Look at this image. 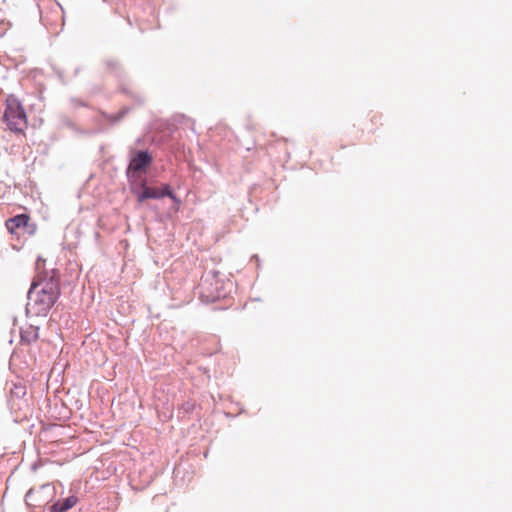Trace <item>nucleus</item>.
I'll return each mask as SVG.
<instances>
[{
    "label": "nucleus",
    "instance_id": "1a4fd4ad",
    "mask_svg": "<svg viewBox=\"0 0 512 512\" xmlns=\"http://www.w3.org/2000/svg\"><path fill=\"white\" fill-rule=\"evenodd\" d=\"M37 491H35L34 489H30L27 494H26V502L27 504L29 505H33L30 501L32 500L33 496L35 495Z\"/></svg>",
    "mask_w": 512,
    "mask_h": 512
},
{
    "label": "nucleus",
    "instance_id": "9d476101",
    "mask_svg": "<svg viewBox=\"0 0 512 512\" xmlns=\"http://www.w3.org/2000/svg\"><path fill=\"white\" fill-rule=\"evenodd\" d=\"M219 297H221V295H220V294H217V295H215L213 298H219Z\"/></svg>",
    "mask_w": 512,
    "mask_h": 512
},
{
    "label": "nucleus",
    "instance_id": "7ed1b4c3",
    "mask_svg": "<svg viewBox=\"0 0 512 512\" xmlns=\"http://www.w3.org/2000/svg\"><path fill=\"white\" fill-rule=\"evenodd\" d=\"M164 196L170 197L177 203L179 202L176 196L172 193L169 185H164L163 188L144 186L142 192L138 193L137 199L139 202H143L146 199H159Z\"/></svg>",
    "mask_w": 512,
    "mask_h": 512
},
{
    "label": "nucleus",
    "instance_id": "39448f33",
    "mask_svg": "<svg viewBox=\"0 0 512 512\" xmlns=\"http://www.w3.org/2000/svg\"><path fill=\"white\" fill-rule=\"evenodd\" d=\"M151 161L152 158L148 152L140 151L132 158L129 164V170L133 172H141L151 163Z\"/></svg>",
    "mask_w": 512,
    "mask_h": 512
},
{
    "label": "nucleus",
    "instance_id": "0eeeda50",
    "mask_svg": "<svg viewBox=\"0 0 512 512\" xmlns=\"http://www.w3.org/2000/svg\"><path fill=\"white\" fill-rule=\"evenodd\" d=\"M10 394L12 398H23L26 395V387L21 383L14 384Z\"/></svg>",
    "mask_w": 512,
    "mask_h": 512
},
{
    "label": "nucleus",
    "instance_id": "20e7f679",
    "mask_svg": "<svg viewBox=\"0 0 512 512\" xmlns=\"http://www.w3.org/2000/svg\"><path fill=\"white\" fill-rule=\"evenodd\" d=\"M30 217L27 214H19L8 219L5 223L7 230L11 234H18L20 229H29V233L33 234L35 226H29Z\"/></svg>",
    "mask_w": 512,
    "mask_h": 512
},
{
    "label": "nucleus",
    "instance_id": "6e6552de",
    "mask_svg": "<svg viewBox=\"0 0 512 512\" xmlns=\"http://www.w3.org/2000/svg\"><path fill=\"white\" fill-rule=\"evenodd\" d=\"M28 332L29 331L22 332V334H21L22 340H25V341H28V342L37 340V338H38L37 328L36 329L31 328V337H29V338L27 337Z\"/></svg>",
    "mask_w": 512,
    "mask_h": 512
},
{
    "label": "nucleus",
    "instance_id": "f03ea898",
    "mask_svg": "<svg viewBox=\"0 0 512 512\" xmlns=\"http://www.w3.org/2000/svg\"><path fill=\"white\" fill-rule=\"evenodd\" d=\"M3 122L11 132L25 135V130L28 127V118L23 105L17 99L8 98L6 100Z\"/></svg>",
    "mask_w": 512,
    "mask_h": 512
},
{
    "label": "nucleus",
    "instance_id": "f257e3e1",
    "mask_svg": "<svg viewBox=\"0 0 512 512\" xmlns=\"http://www.w3.org/2000/svg\"><path fill=\"white\" fill-rule=\"evenodd\" d=\"M44 263L37 260V274L28 292L27 310L35 316L47 315L60 296L59 275L55 269L43 270Z\"/></svg>",
    "mask_w": 512,
    "mask_h": 512
},
{
    "label": "nucleus",
    "instance_id": "423d86ee",
    "mask_svg": "<svg viewBox=\"0 0 512 512\" xmlns=\"http://www.w3.org/2000/svg\"><path fill=\"white\" fill-rule=\"evenodd\" d=\"M78 502L76 496L72 495L67 497L64 500H59L55 502L51 507V512H66L67 510L73 508Z\"/></svg>",
    "mask_w": 512,
    "mask_h": 512
}]
</instances>
